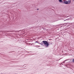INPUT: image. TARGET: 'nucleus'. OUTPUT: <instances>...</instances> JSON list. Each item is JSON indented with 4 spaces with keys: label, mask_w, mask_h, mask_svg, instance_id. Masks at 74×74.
Returning <instances> with one entry per match:
<instances>
[{
    "label": "nucleus",
    "mask_w": 74,
    "mask_h": 74,
    "mask_svg": "<svg viewBox=\"0 0 74 74\" xmlns=\"http://www.w3.org/2000/svg\"><path fill=\"white\" fill-rule=\"evenodd\" d=\"M37 10H38V9H37Z\"/></svg>",
    "instance_id": "1a4fd4ad"
},
{
    "label": "nucleus",
    "mask_w": 74,
    "mask_h": 74,
    "mask_svg": "<svg viewBox=\"0 0 74 74\" xmlns=\"http://www.w3.org/2000/svg\"><path fill=\"white\" fill-rule=\"evenodd\" d=\"M64 4H69L68 3V2L67 1V0L64 1Z\"/></svg>",
    "instance_id": "f03ea898"
},
{
    "label": "nucleus",
    "mask_w": 74,
    "mask_h": 74,
    "mask_svg": "<svg viewBox=\"0 0 74 74\" xmlns=\"http://www.w3.org/2000/svg\"><path fill=\"white\" fill-rule=\"evenodd\" d=\"M41 45L43 46H44L46 47H49V43L47 42V41H43L41 43Z\"/></svg>",
    "instance_id": "f257e3e1"
},
{
    "label": "nucleus",
    "mask_w": 74,
    "mask_h": 74,
    "mask_svg": "<svg viewBox=\"0 0 74 74\" xmlns=\"http://www.w3.org/2000/svg\"><path fill=\"white\" fill-rule=\"evenodd\" d=\"M66 1H67L68 4L71 3V0H66Z\"/></svg>",
    "instance_id": "20e7f679"
},
{
    "label": "nucleus",
    "mask_w": 74,
    "mask_h": 74,
    "mask_svg": "<svg viewBox=\"0 0 74 74\" xmlns=\"http://www.w3.org/2000/svg\"><path fill=\"white\" fill-rule=\"evenodd\" d=\"M63 63H64V62H63Z\"/></svg>",
    "instance_id": "9d476101"
},
{
    "label": "nucleus",
    "mask_w": 74,
    "mask_h": 74,
    "mask_svg": "<svg viewBox=\"0 0 74 74\" xmlns=\"http://www.w3.org/2000/svg\"><path fill=\"white\" fill-rule=\"evenodd\" d=\"M59 1L60 2H62V0H59Z\"/></svg>",
    "instance_id": "39448f33"
},
{
    "label": "nucleus",
    "mask_w": 74,
    "mask_h": 74,
    "mask_svg": "<svg viewBox=\"0 0 74 74\" xmlns=\"http://www.w3.org/2000/svg\"><path fill=\"white\" fill-rule=\"evenodd\" d=\"M38 43L39 44H41V43Z\"/></svg>",
    "instance_id": "6e6552de"
},
{
    "label": "nucleus",
    "mask_w": 74,
    "mask_h": 74,
    "mask_svg": "<svg viewBox=\"0 0 74 74\" xmlns=\"http://www.w3.org/2000/svg\"><path fill=\"white\" fill-rule=\"evenodd\" d=\"M73 0V1H74V0Z\"/></svg>",
    "instance_id": "f8f14e48"
},
{
    "label": "nucleus",
    "mask_w": 74,
    "mask_h": 74,
    "mask_svg": "<svg viewBox=\"0 0 74 74\" xmlns=\"http://www.w3.org/2000/svg\"><path fill=\"white\" fill-rule=\"evenodd\" d=\"M73 62L74 63V59L73 60Z\"/></svg>",
    "instance_id": "423d86ee"
},
{
    "label": "nucleus",
    "mask_w": 74,
    "mask_h": 74,
    "mask_svg": "<svg viewBox=\"0 0 74 74\" xmlns=\"http://www.w3.org/2000/svg\"><path fill=\"white\" fill-rule=\"evenodd\" d=\"M36 42L37 43H38V42H37V41H36V42H35V43H36Z\"/></svg>",
    "instance_id": "0eeeda50"
},
{
    "label": "nucleus",
    "mask_w": 74,
    "mask_h": 74,
    "mask_svg": "<svg viewBox=\"0 0 74 74\" xmlns=\"http://www.w3.org/2000/svg\"><path fill=\"white\" fill-rule=\"evenodd\" d=\"M38 47H40V46H38Z\"/></svg>",
    "instance_id": "9b49d317"
},
{
    "label": "nucleus",
    "mask_w": 74,
    "mask_h": 74,
    "mask_svg": "<svg viewBox=\"0 0 74 74\" xmlns=\"http://www.w3.org/2000/svg\"><path fill=\"white\" fill-rule=\"evenodd\" d=\"M73 19V17H72V16H71L70 17V18H68V19H66V20H64V21H66L67 20H69V19L71 20V19Z\"/></svg>",
    "instance_id": "7ed1b4c3"
}]
</instances>
